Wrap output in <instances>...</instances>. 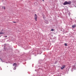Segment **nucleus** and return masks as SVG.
Returning a JSON list of instances; mask_svg holds the SVG:
<instances>
[{
	"label": "nucleus",
	"mask_w": 76,
	"mask_h": 76,
	"mask_svg": "<svg viewBox=\"0 0 76 76\" xmlns=\"http://www.w3.org/2000/svg\"><path fill=\"white\" fill-rule=\"evenodd\" d=\"M72 3L71 1H69L67 2V1H65L63 4L64 5H67V4H70Z\"/></svg>",
	"instance_id": "nucleus-1"
},
{
	"label": "nucleus",
	"mask_w": 76,
	"mask_h": 76,
	"mask_svg": "<svg viewBox=\"0 0 76 76\" xmlns=\"http://www.w3.org/2000/svg\"><path fill=\"white\" fill-rule=\"evenodd\" d=\"M34 17L35 20H36V21H37V14H35L34 15Z\"/></svg>",
	"instance_id": "nucleus-2"
},
{
	"label": "nucleus",
	"mask_w": 76,
	"mask_h": 76,
	"mask_svg": "<svg viewBox=\"0 0 76 76\" xmlns=\"http://www.w3.org/2000/svg\"><path fill=\"white\" fill-rule=\"evenodd\" d=\"M16 65H17V64H16V63H15L13 64V66H14L15 67V66H16Z\"/></svg>",
	"instance_id": "nucleus-3"
},
{
	"label": "nucleus",
	"mask_w": 76,
	"mask_h": 76,
	"mask_svg": "<svg viewBox=\"0 0 76 76\" xmlns=\"http://www.w3.org/2000/svg\"><path fill=\"white\" fill-rule=\"evenodd\" d=\"M65 67V65H63L61 67V69H63Z\"/></svg>",
	"instance_id": "nucleus-4"
},
{
	"label": "nucleus",
	"mask_w": 76,
	"mask_h": 76,
	"mask_svg": "<svg viewBox=\"0 0 76 76\" xmlns=\"http://www.w3.org/2000/svg\"><path fill=\"white\" fill-rule=\"evenodd\" d=\"M75 27H76V25H74L72 26V28H75Z\"/></svg>",
	"instance_id": "nucleus-5"
},
{
	"label": "nucleus",
	"mask_w": 76,
	"mask_h": 76,
	"mask_svg": "<svg viewBox=\"0 0 76 76\" xmlns=\"http://www.w3.org/2000/svg\"><path fill=\"white\" fill-rule=\"evenodd\" d=\"M15 69H16V66H14V68H13V69L15 70Z\"/></svg>",
	"instance_id": "nucleus-6"
},
{
	"label": "nucleus",
	"mask_w": 76,
	"mask_h": 76,
	"mask_svg": "<svg viewBox=\"0 0 76 76\" xmlns=\"http://www.w3.org/2000/svg\"><path fill=\"white\" fill-rule=\"evenodd\" d=\"M4 34V33H3L2 32H0V34Z\"/></svg>",
	"instance_id": "nucleus-7"
},
{
	"label": "nucleus",
	"mask_w": 76,
	"mask_h": 76,
	"mask_svg": "<svg viewBox=\"0 0 76 76\" xmlns=\"http://www.w3.org/2000/svg\"><path fill=\"white\" fill-rule=\"evenodd\" d=\"M65 46H67V43L65 44Z\"/></svg>",
	"instance_id": "nucleus-8"
},
{
	"label": "nucleus",
	"mask_w": 76,
	"mask_h": 76,
	"mask_svg": "<svg viewBox=\"0 0 76 76\" xmlns=\"http://www.w3.org/2000/svg\"><path fill=\"white\" fill-rule=\"evenodd\" d=\"M2 8L3 9H5V7H2Z\"/></svg>",
	"instance_id": "nucleus-9"
},
{
	"label": "nucleus",
	"mask_w": 76,
	"mask_h": 76,
	"mask_svg": "<svg viewBox=\"0 0 76 76\" xmlns=\"http://www.w3.org/2000/svg\"><path fill=\"white\" fill-rule=\"evenodd\" d=\"M54 31V29H52L51 30V31Z\"/></svg>",
	"instance_id": "nucleus-10"
},
{
	"label": "nucleus",
	"mask_w": 76,
	"mask_h": 76,
	"mask_svg": "<svg viewBox=\"0 0 76 76\" xmlns=\"http://www.w3.org/2000/svg\"><path fill=\"white\" fill-rule=\"evenodd\" d=\"M13 22V23H17L16 22Z\"/></svg>",
	"instance_id": "nucleus-11"
},
{
	"label": "nucleus",
	"mask_w": 76,
	"mask_h": 76,
	"mask_svg": "<svg viewBox=\"0 0 76 76\" xmlns=\"http://www.w3.org/2000/svg\"><path fill=\"white\" fill-rule=\"evenodd\" d=\"M5 37L6 38V37H7V36H5Z\"/></svg>",
	"instance_id": "nucleus-12"
},
{
	"label": "nucleus",
	"mask_w": 76,
	"mask_h": 76,
	"mask_svg": "<svg viewBox=\"0 0 76 76\" xmlns=\"http://www.w3.org/2000/svg\"><path fill=\"white\" fill-rule=\"evenodd\" d=\"M43 1H44V0H42Z\"/></svg>",
	"instance_id": "nucleus-13"
},
{
	"label": "nucleus",
	"mask_w": 76,
	"mask_h": 76,
	"mask_svg": "<svg viewBox=\"0 0 76 76\" xmlns=\"http://www.w3.org/2000/svg\"><path fill=\"white\" fill-rule=\"evenodd\" d=\"M4 50H5V48H4Z\"/></svg>",
	"instance_id": "nucleus-14"
}]
</instances>
